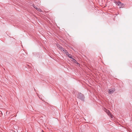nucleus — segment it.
Instances as JSON below:
<instances>
[{
    "label": "nucleus",
    "mask_w": 132,
    "mask_h": 132,
    "mask_svg": "<svg viewBox=\"0 0 132 132\" xmlns=\"http://www.w3.org/2000/svg\"><path fill=\"white\" fill-rule=\"evenodd\" d=\"M56 46L58 48L61 49V50H63V48L62 47L60 46L59 44H57L56 45Z\"/></svg>",
    "instance_id": "423d86ee"
},
{
    "label": "nucleus",
    "mask_w": 132,
    "mask_h": 132,
    "mask_svg": "<svg viewBox=\"0 0 132 132\" xmlns=\"http://www.w3.org/2000/svg\"><path fill=\"white\" fill-rule=\"evenodd\" d=\"M33 7L36 9L39 12H41L42 11L39 8H38L36 6H35V5H34L33 6Z\"/></svg>",
    "instance_id": "39448f33"
},
{
    "label": "nucleus",
    "mask_w": 132,
    "mask_h": 132,
    "mask_svg": "<svg viewBox=\"0 0 132 132\" xmlns=\"http://www.w3.org/2000/svg\"><path fill=\"white\" fill-rule=\"evenodd\" d=\"M106 112L110 116L111 118H112L113 116L112 115L110 111L106 109Z\"/></svg>",
    "instance_id": "20e7f679"
},
{
    "label": "nucleus",
    "mask_w": 132,
    "mask_h": 132,
    "mask_svg": "<svg viewBox=\"0 0 132 132\" xmlns=\"http://www.w3.org/2000/svg\"><path fill=\"white\" fill-rule=\"evenodd\" d=\"M77 98L81 101H84L85 97L84 95L81 93H78L77 94Z\"/></svg>",
    "instance_id": "f257e3e1"
},
{
    "label": "nucleus",
    "mask_w": 132,
    "mask_h": 132,
    "mask_svg": "<svg viewBox=\"0 0 132 132\" xmlns=\"http://www.w3.org/2000/svg\"><path fill=\"white\" fill-rule=\"evenodd\" d=\"M62 50L65 52L66 55H68L69 54L67 51L65 49H63V50Z\"/></svg>",
    "instance_id": "0eeeda50"
},
{
    "label": "nucleus",
    "mask_w": 132,
    "mask_h": 132,
    "mask_svg": "<svg viewBox=\"0 0 132 132\" xmlns=\"http://www.w3.org/2000/svg\"><path fill=\"white\" fill-rule=\"evenodd\" d=\"M114 3L116 4L118 6L121 5L122 6V8L124 6L123 4L121 3L120 1L116 2L115 1H114Z\"/></svg>",
    "instance_id": "f03ea898"
},
{
    "label": "nucleus",
    "mask_w": 132,
    "mask_h": 132,
    "mask_svg": "<svg viewBox=\"0 0 132 132\" xmlns=\"http://www.w3.org/2000/svg\"><path fill=\"white\" fill-rule=\"evenodd\" d=\"M115 90L114 88H112L110 89H109L108 90V92L110 94H111L113 93Z\"/></svg>",
    "instance_id": "7ed1b4c3"
},
{
    "label": "nucleus",
    "mask_w": 132,
    "mask_h": 132,
    "mask_svg": "<svg viewBox=\"0 0 132 132\" xmlns=\"http://www.w3.org/2000/svg\"><path fill=\"white\" fill-rule=\"evenodd\" d=\"M71 60L76 63H77V61L74 59L72 58Z\"/></svg>",
    "instance_id": "6e6552de"
},
{
    "label": "nucleus",
    "mask_w": 132,
    "mask_h": 132,
    "mask_svg": "<svg viewBox=\"0 0 132 132\" xmlns=\"http://www.w3.org/2000/svg\"><path fill=\"white\" fill-rule=\"evenodd\" d=\"M122 6H119V8H122Z\"/></svg>",
    "instance_id": "9d476101"
},
{
    "label": "nucleus",
    "mask_w": 132,
    "mask_h": 132,
    "mask_svg": "<svg viewBox=\"0 0 132 132\" xmlns=\"http://www.w3.org/2000/svg\"><path fill=\"white\" fill-rule=\"evenodd\" d=\"M68 55V57H69L71 59H72L73 58L72 57V55H71L70 54H69Z\"/></svg>",
    "instance_id": "1a4fd4ad"
}]
</instances>
